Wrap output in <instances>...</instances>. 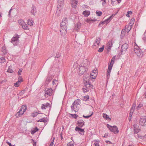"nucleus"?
<instances>
[{
	"mask_svg": "<svg viewBox=\"0 0 146 146\" xmlns=\"http://www.w3.org/2000/svg\"><path fill=\"white\" fill-rule=\"evenodd\" d=\"M96 13L97 16H100L102 14V12L100 11H96Z\"/></svg>",
	"mask_w": 146,
	"mask_h": 146,
	"instance_id": "a19ab883",
	"label": "nucleus"
},
{
	"mask_svg": "<svg viewBox=\"0 0 146 146\" xmlns=\"http://www.w3.org/2000/svg\"><path fill=\"white\" fill-rule=\"evenodd\" d=\"M26 90H22L19 93V94L20 95H21L24 94L25 93V92Z\"/></svg>",
	"mask_w": 146,
	"mask_h": 146,
	"instance_id": "37998d69",
	"label": "nucleus"
},
{
	"mask_svg": "<svg viewBox=\"0 0 146 146\" xmlns=\"http://www.w3.org/2000/svg\"><path fill=\"white\" fill-rule=\"evenodd\" d=\"M64 4V0H58L57 3V11H60L61 9Z\"/></svg>",
	"mask_w": 146,
	"mask_h": 146,
	"instance_id": "0eeeda50",
	"label": "nucleus"
},
{
	"mask_svg": "<svg viewBox=\"0 0 146 146\" xmlns=\"http://www.w3.org/2000/svg\"><path fill=\"white\" fill-rule=\"evenodd\" d=\"M133 126L134 127V133L137 134L140 130V129L139 128L138 125L136 124H134Z\"/></svg>",
	"mask_w": 146,
	"mask_h": 146,
	"instance_id": "2eb2a0df",
	"label": "nucleus"
},
{
	"mask_svg": "<svg viewBox=\"0 0 146 146\" xmlns=\"http://www.w3.org/2000/svg\"><path fill=\"white\" fill-rule=\"evenodd\" d=\"M113 17V15H111L108 18L105 20L104 21L100 22L98 26L102 24V25H104V24L105 22H106L107 24L112 19V17Z\"/></svg>",
	"mask_w": 146,
	"mask_h": 146,
	"instance_id": "f3484780",
	"label": "nucleus"
},
{
	"mask_svg": "<svg viewBox=\"0 0 146 146\" xmlns=\"http://www.w3.org/2000/svg\"><path fill=\"white\" fill-rule=\"evenodd\" d=\"M113 42H112V40H111V41H109L108 44V46H112Z\"/></svg>",
	"mask_w": 146,
	"mask_h": 146,
	"instance_id": "a18cd8bd",
	"label": "nucleus"
},
{
	"mask_svg": "<svg viewBox=\"0 0 146 146\" xmlns=\"http://www.w3.org/2000/svg\"><path fill=\"white\" fill-rule=\"evenodd\" d=\"M28 24L29 25H33L32 21L30 20H29L28 22Z\"/></svg>",
	"mask_w": 146,
	"mask_h": 146,
	"instance_id": "79ce46f5",
	"label": "nucleus"
},
{
	"mask_svg": "<svg viewBox=\"0 0 146 146\" xmlns=\"http://www.w3.org/2000/svg\"><path fill=\"white\" fill-rule=\"evenodd\" d=\"M101 40V38L99 37H98L96 38L95 41H94V45L97 47L99 46Z\"/></svg>",
	"mask_w": 146,
	"mask_h": 146,
	"instance_id": "4468645a",
	"label": "nucleus"
},
{
	"mask_svg": "<svg viewBox=\"0 0 146 146\" xmlns=\"http://www.w3.org/2000/svg\"><path fill=\"white\" fill-rule=\"evenodd\" d=\"M21 84V82H19V81H18L14 83V85L16 87H19L20 84Z\"/></svg>",
	"mask_w": 146,
	"mask_h": 146,
	"instance_id": "f704fd0d",
	"label": "nucleus"
},
{
	"mask_svg": "<svg viewBox=\"0 0 146 146\" xmlns=\"http://www.w3.org/2000/svg\"><path fill=\"white\" fill-rule=\"evenodd\" d=\"M78 2V1L77 0H72L71 2L72 7L74 8H76Z\"/></svg>",
	"mask_w": 146,
	"mask_h": 146,
	"instance_id": "4be33fe9",
	"label": "nucleus"
},
{
	"mask_svg": "<svg viewBox=\"0 0 146 146\" xmlns=\"http://www.w3.org/2000/svg\"><path fill=\"white\" fill-rule=\"evenodd\" d=\"M99 142L97 141H96L95 142L94 145H95V146H99Z\"/></svg>",
	"mask_w": 146,
	"mask_h": 146,
	"instance_id": "603ef678",
	"label": "nucleus"
},
{
	"mask_svg": "<svg viewBox=\"0 0 146 146\" xmlns=\"http://www.w3.org/2000/svg\"><path fill=\"white\" fill-rule=\"evenodd\" d=\"M54 139H55L54 137H53V138L51 142L50 143V145L49 146H55V145H54V143H53Z\"/></svg>",
	"mask_w": 146,
	"mask_h": 146,
	"instance_id": "4c0bfd02",
	"label": "nucleus"
},
{
	"mask_svg": "<svg viewBox=\"0 0 146 146\" xmlns=\"http://www.w3.org/2000/svg\"><path fill=\"white\" fill-rule=\"evenodd\" d=\"M106 4V2L105 0H104V1L102 2V5H104Z\"/></svg>",
	"mask_w": 146,
	"mask_h": 146,
	"instance_id": "052dcab7",
	"label": "nucleus"
},
{
	"mask_svg": "<svg viewBox=\"0 0 146 146\" xmlns=\"http://www.w3.org/2000/svg\"><path fill=\"white\" fill-rule=\"evenodd\" d=\"M77 124L80 127H82L84 125V122L82 119H80L77 121Z\"/></svg>",
	"mask_w": 146,
	"mask_h": 146,
	"instance_id": "6ab92c4d",
	"label": "nucleus"
},
{
	"mask_svg": "<svg viewBox=\"0 0 146 146\" xmlns=\"http://www.w3.org/2000/svg\"><path fill=\"white\" fill-rule=\"evenodd\" d=\"M50 81H51V79L50 78H48L46 79V82L48 81V82H50Z\"/></svg>",
	"mask_w": 146,
	"mask_h": 146,
	"instance_id": "6e6d98bb",
	"label": "nucleus"
},
{
	"mask_svg": "<svg viewBox=\"0 0 146 146\" xmlns=\"http://www.w3.org/2000/svg\"><path fill=\"white\" fill-rule=\"evenodd\" d=\"M20 35L16 34L14 35L11 40V42L14 45L16 46L19 44V38L20 37Z\"/></svg>",
	"mask_w": 146,
	"mask_h": 146,
	"instance_id": "20e7f679",
	"label": "nucleus"
},
{
	"mask_svg": "<svg viewBox=\"0 0 146 146\" xmlns=\"http://www.w3.org/2000/svg\"><path fill=\"white\" fill-rule=\"evenodd\" d=\"M47 120H48L47 118L44 117L42 118H41L40 119L37 120V122H44L45 123L47 122Z\"/></svg>",
	"mask_w": 146,
	"mask_h": 146,
	"instance_id": "b1692460",
	"label": "nucleus"
},
{
	"mask_svg": "<svg viewBox=\"0 0 146 146\" xmlns=\"http://www.w3.org/2000/svg\"><path fill=\"white\" fill-rule=\"evenodd\" d=\"M93 113H92L91 114L89 115L85 116L84 115H83V117L85 118H88L92 116L93 114Z\"/></svg>",
	"mask_w": 146,
	"mask_h": 146,
	"instance_id": "de8ad7c7",
	"label": "nucleus"
},
{
	"mask_svg": "<svg viewBox=\"0 0 146 146\" xmlns=\"http://www.w3.org/2000/svg\"><path fill=\"white\" fill-rule=\"evenodd\" d=\"M104 45L102 46L101 48H100L98 50V52H102L104 50Z\"/></svg>",
	"mask_w": 146,
	"mask_h": 146,
	"instance_id": "72a5a7b5",
	"label": "nucleus"
},
{
	"mask_svg": "<svg viewBox=\"0 0 146 146\" xmlns=\"http://www.w3.org/2000/svg\"><path fill=\"white\" fill-rule=\"evenodd\" d=\"M50 105L49 103H48L46 104H42L41 107V108L42 110L46 109L48 108H49V109L50 108Z\"/></svg>",
	"mask_w": 146,
	"mask_h": 146,
	"instance_id": "dca6fc26",
	"label": "nucleus"
},
{
	"mask_svg": "<svg viewBox=\"0 0 146 146\" xmlns=\"http://www.w3.org/2000/svg\"><path fill=\"white\" fill-rule=\"evenodd\" d=\"M12 9L11 8L9 10V14L8 15L9 16L10 15V13H11V11L12 10Z\"/></svg>",
	"mask_w": 146,
	"mask_h": 146,
	"instance_id": "338daca9",
	"label": "nucleus"
},
{
	"mask_svg": "<svg viewBox=\"0 0 146 146\" xmlns=\"http://www.w3.org/2000/svg\"><path fill=\"white\" fill-rule=\"evenodd\" d=\"M75 130L76 131H78L81 135H83L84 134V129H82L78 126H76L75 128Z\"/></svg>",
	"mask_w": 146,
	"mask_h": 146,
	"instance_id": "f8f14e48",
	"label": "nucleus"
},
{
	"mask_svg": "<svg viewBox=\"0 0 146 146\" xmlns=\"http://www.w3.org/2000/svg\"><path fill=\"white\" fill-rule=\"evenodd\" d=\"M134 111V109L133 108H131V109L130 112L129 113V117H130V119H131V117L133 114V113Z\"/></svg>",
	"mask_w": 146,
	"mask_h": 146,
	"instance_id": "7c9ffc66",
	"label": "nucleus"
},
{
	"mask_svg": "<svg viewBox=\"0 0 146 146\" xmlns=\"http://www.w3.org/2000/svg\"><path fill=\"white\" fill-rule=\"evenodd\" d=\"M86 88H87L88 89L90 90L91 88H92L93 86L91 84V83L89 81H86V83L85 85Z\"/></svg>",
	"mask_w": 146,
	"mask_h": 146,
	"instance_id": "412c9836",
	"label": "nucleus"
},
{
	"mask_svg": "<svg viewBox=\"0 0 146 146\" xmlns=\"http://www.w3.org/2000/svg\"><path fill=\"white\" fill-rule=\"evenodd\" d=\"M6 143L9 146H15V145H12L11 144V143H9V142H6Z\"/></svg>",
	"mask_w": 146,
	"mask_h": 146,
	"instance_id": "5fc2aeb1",
	"label": "nucleus"
},
{
	"mask_svg": "<svg viewBox=\"0 0 146 146\" xmlns=\"http://www.w3.org/2000/svg\"><path fill=\"white\" fill-rule=\"evenodd\" d=\"M115 56H114L112 58L110 64V65H111L112 64H113V61H114V60L115 58Z\"/></svg>",
	"mask_w": 146,
	"mask_h": 146,
	"instance_id": "58836bf2",
	"label": "nucleus"
},
{
	"mask_svg": "<svg viewBox=\"0 0 146 146\" xmlns=\"http://www.w3.org/2000/svg\"><path fill=\"white\" fill-rule=\"evenodd\" d=\"M82 14L85 16L88 17L90 15V12L89 11H85L83 12Z\"/></svg>",
	"mask_w": 146,
	"mask_h": 146,
	"instance_id": "bb28decb",
	"label": "nucleus"
},
{
	"mask_svg": "<svg viewBox=\"0 0 146 146\" xmlns=\"http://www.w3.org/2000/svg\"><path fill=\"white\" fill-rule=\"evenodd\" d=\"M52 84L53 85H56V86L57 85V84H58V80L55 79L53 80L52 81Z\"/></svg>",
	"mask_w": 146,
	"mask_h": 146,
	"instance_id": "2f4dec72",
	"label": "nucleus"
},
{
	"mask_svg": "<svg viewBox=\"0 0 146 146\" xmlns=\"http://www.w3.org/2000/svg\"><path fill=\"white\" fill-rule=\"evenodd\" d=\"M128 47V45L126 43H125L122 46L121 50V54H122L123 52L124 53L125 52Z\"/></svg>",
	"mask_w": 146,
	"mask_h": 146,
	"instance_id": "9d476101",
	"label": "nucleus"
},
{
	"mask_svg": "<svg viewBox=\"0 0 146 146\" xmlns=\"http://www.w3.org/2000/svg\"><path fill=\"white\" fill-rule=\"evenodd\" d=\"M22 27H23V28L25 29H28V26L27 25L25 24V23H24L23 25H22Z\"/></svg>",
	"mask_w": 146,
	"mask_h": 146,
	"instance_id": "c9c22d12",
	"label": "nucleus"
},
{
	"mask_svg": "<svg viewBox=\"0 0 146 146\" xmlns=\"http://www.w3.org/2000/svg\"><path fill=\"white\" fill-rule=\"evenodd\" d=\"M38 130V129L37 127H36L35 128H34L33 129L31 130V133L32 134H34Z\"/></svg>",
	"mask_w": 146,
	"mask_h": 146,
	"instance_id": "cd10ccee",
	"label": "nucleus"
},
{
	"mask_svg": "<svg viewBox=\"0 0 146 146\" xmlns=\"http://www.w3.org/2000/svg\"><path fill=\"white\" fill-rule=\"evenodd\" d=\"M5 59L4 58L2 57L0 58V62L2 63L4 62L5 61Z\"/></svg>",
	"mask_w": 146,
	"mask_h": 146,
	"instance_id": "ea45409f",
	"label": "nucleus"
},
{
	"mask_svg": "<svg viewBox=\"0 0 146 146\" xmlns=\"http://www.w3.org/2000/svg\"><path fill=\"white\" fill-rule=\"evenodd\" d=\"M72 116L75 119H76L77 117V115L76 114H71Z\"/></svg>",
	"mask_w": 146,
	"mask_h": 146,
	"instance_id": "864d4df0",
	"label": "nucleus"
},
{
	"mask_svg": "<svg viewBox=\"0 0 146 146\" xmlns=\"http://www.w3.org/2000/svg\"><path fill=\"white\" fill-rule=\"evenodd\" d=\"M134 51L135 53L138 57H141L143 56V52L137 45L134 46Z\"/></svg>",
	"mask_w": 146,
	"mask_h": 146,
	"instance_id": "7ed1b4c3",
	"label": "nucleus"
},
{
	"mask_svg": "<svg viewBox=\"0 0 146 146\" xmlns=\"http://www.w3.org/2000/svg\"><path fill=\"white\" fill-rule=\"evenodd\" d=\"M88 64L87 61H84L79 66L78 74L81 75L87 70Z\"/></svg>",
	"mask_w": 146,
	"mask_h": 146,
	"instance_id": "f257e3e1",
	"label": "nucleus"
},
{
	"mask_svg": "<svg viewBox=\"0 0 146 146\" xmlns=\"http://www.w3.org/2000/svg\"><path fill=\"white\" fill-rule=\"evenodd\" d=\"M80 102V100L79 99H78L76 101H74L73 104H76L77 105H79V104Z\"/></svg>",
	"mask_w": 146,
	"mask_h": 146,
	"instance_id": "c756f323",
	"label": "nucleus"
},
{
	"mask_svg": "<svg viewBox=\"0 0 146 146\" xmlns=\"http://www.w3.org/2000/svg\"><path fill=\"white\" fill-rule=\"evenodd\" d=\"M36 8L34 6H33L32 7V10L31 11V13L32 15H35V13L36 12Z\"/></svg>",
	"mask_w": 146,
	"mask_h": 146,
	"instance_id": "393cba45",
	"label": "nucleus"
},
{
	"mask_svg": "<svg viewBox=\"0 0 146 146\" xmlns=\"http://www.w3.org/2000/svg\"><path fill=\"white\" fill-rule=\"evenodd\" d=\"M27 107L25 105H23L22 106L21 109L19 110L17 114H16L15 116L16 117H18L21 116L23 115L24 113L27 110Z\"/></svg>",
	"mask_w": 146,
	"mask_h": 146,
	"instance_id": "39448f33",
	"label": "nucleus"
},
{
	"mask_svg": "<svg viewBox=\"0 0 146 146\" xmlns=\"http://www.w3.org/2000/svg\"><path fill=\"white\" fill-rule=\"evenodd\" d=\"M8 72H9L12 73L13 72V71L10 67H9L7 70Z\"/></svg>",
	"mask_w": 146,
	"mask_h": 146,
	"instance_id": "49530a36",
	"label": "nucleus"
},
{
	"mask_svg": "<svg viewBox=\"0 0 146 146\" xmlns=\"http://www.w3.org/2000/svg\"><path fill=\"white\" fill-rule=\"evenodd\" d=\"M38 114V113L37 112H34L32 113L31 115L33 117H36Z\"/></svg>",
	"mask_w": 146,
	"mask_h": 146,
	"instance_id": "e433bc0d",
	"label": "nucleus"
},
{
	"mask_svg": "<svg viewBox=\"0 0 146 146\" xmlns=\"http://www.w3.org/2000/svg\"><path fill=\"white\" fill-rule=\"evenodd\" d=\"M52 90L51 88H46L45 90L44 96L46 97L51 96L52 94Z\"/></svg>",
	"mask_w": 146,
	"mask_h": 146,
	"instance_id": "6e6552de",
	"label": "nucleus"
},
{
	"mask_svg": "<svg viewBox=\"0 0 146 146\" xmlns=\"http://www.w3.org/2000/svg\"><path fill=\"white\" fill-rule=\"evenodd\" d=\"M137 137L141 139L142 138V137L139 134L137 135Z\"/></svg>",
	"mask_w": 146,
	"mask_h": 146,
	"instance_id": "13d9d810",
	"label": "nucleus"
},
{
	"mask_svg": "<svg viewBox=\"0 0 146 146\" xmlns=\"http://www.w3.org/2000/svg\"><path fill=\"white\" fill-rule=\"evenodd\" d=\"M106 143H108H108L111 144L112 143L111 142L109 141H106Z\"/></svg>",
	"mask_w": 146,
	"mask_h": 146,
	"instance_id": "bf43d9fd",
	"label": "nucleus"
},
{
	"mask_svg": "<svg viewBox=\"0 0 146 146\" xmlns=\"http://www.w3.org/2000/svg\"><path fill=\"white\" fill-rule=\"evenodd\" d=\"M127 13L128 14H132V12L131 11H129L127 12Z\"/></svg>",
	"mask_w": 146,
	"mask_h": 146,
	"instance_id": "69168bd1",
	"label": "nucleus"
},
{
	"mask_svg": "<svg viewBox=\"0 0 146 146\" xmlns=\"http://www.w3.org/2000/svg\"><path fill=\"white\" fill-rule=\"evenodd\" d=\"M23 70V69L21 68H20L18 71H19L20 72H21Z\"/></svg>",
	"mask_w": 146,
	"mask_h": 146,
	"instance_id": "774afa93",
	"label": "nucleus"
},
{
	"mask_svg": "<svg viewBox=\"0 0 146 146\" xmlns=\"http://www.w3.org/2000/svg\"><path fill=\"white\" fill-rule=\"evenodd\" d=\"M84 98L86 99V100H88L89 99V97L88 96H85Z\"/></svg>",
	"mask_w": 146,
	"mask_h": 146,
	"instance_id": "0e129e2a",
	"label": "nucleus"
},
{
	"mask_svg": "<svg viewBox=\"0 0 146 146\" xmlns=\"http://www.w3.org/2000/svg\"><path fill=\"white\" fill-rule=\"evenodd\" d=\"M23 78L21 76H19L18 79V81H19V82H21L23 81Z\"/></svg>",
	"mask_w": 146,
	"mask_h": 146,
	"instance_id": "09e8293b",
	"label": "nucleus"
},
{
	"mask_svg": "<svg viewBox=\"0 0 146 146\" xmlns=\"http://www.w3.org/2000/svg\"><path fill=\"white\" fill-rule=\"evenodd\" d=\"M79 107L78 105L73 103L72 104L71 106V109L72 111L73 110L75 112L79 110Z\"/></svg>",
	"mask_w": 146,
	"mask_h": 146,
	"instance_id": "ddd939ff",
	"label": "nucleus"
},
{
	"mask_svg": "<svg viewBox=\"0 0 146 146\" xmlns=\"http://www.w3.org/2000/svg\"><path fill=\"white\" fill-rule=\"evenodd\" d=\"M73 144H70V143H68L67 144V146H72L74 145Z\"/></svg>",
	"mask_w": 146,
	"mask_h": 146,
	"instance_id": "e2e57ef3",
	"label": "nucleus"
},
{
	"mask_svg": "<svg viewBox=\"0 0 146 146\" xmlns=\"http://www.w3.org/2000/svg\"><path fill=\"white\" fill-rule=\"evenodd\" d=\"M82 89L83 92L84 93L89 92V89H88L87 88H86L85 86L83 87Z\"/></svg>",
	"mask_w": 146,
	"mask_h": 146,
	"instance_id": "473e14b6",
	"label": "nucleus"
},
{
	"mask_svg": "<svg viewBox=\"0 0 146 146\" xmlns=\"http://www.w3.org/2000/svg\"><path fill=\"white\" fill-rule=\"evenodd\" d=\"M111 47L110 46H108V48L107 50L108 51H109L111 49Z\"/></svg>",
	"mask_w": 146,
	"mask_h": 146,
	"instance_id": "680f3d73",
	"label": "nucleus"
},
{
	"mask_svg": "<svg viewBox=\"0 0 146 146\" xmlns=\"http://www.w3.org/2000/svg\"><path fill=\"white\" fill-rule=\"evenodd\" d=\"M1 51L3 52V54H5L7 53V50H6L5 46H3L1 48Z\"/></svg>",
	"mask_w": 146,
	"mask_h": 146,
	"instance_id": "a878e982",
	"label": "nucleus"
},
{
	"mask_svg": "<svg viewBox=\"0 0 146 146\" xmlns=\"http://www.w3.org/2000/svg\"><path fill=\"white\" fill-rule=\"evenodd\" d=\"M133 22L132 21H131L129 23V24L128 25H130V26H131V27H132V26H133Z\"/></svg>",
	"mask_w": 146,
	"mask_h": 146,
	"instance_id": "3c124183",
	"label": "nucleus"
},
{
	"mask_svg": "<svg viewBox=\"0 0 146 146\" xmlns=\"http://www.w3.org/2000/svg\"><path fill=\"white\" fill-rule=\"evenodd\" d=\"M97 68H96L93 70L92 73H91V76H94V77H92L91 78L95 79L97 75Z\"/></svg>",
	"mask_w": 146,
	"mask_h": 146,
	"instance_id": "a211bd4d",
	"label": "nucleus"
},
{
	"mask_svg": "<svg viewBox=\"0 0 146 146\" xmlns=\"http://www.w3.org/2000/svg\"><path fill=\"white\" fill-rule=\"evenodd\" d=\"M143 39L144 41L146 42V35H144L143 38Z\"/></svg>",
	"mask_w": 146,
	"mask_h": 146,
	"instance_id": "4d7b16f0",
	"label": "nucleus"
},
{
	"mask_svg": "<svg viewBox=\"0 0 146 146\" xmlns=\"http://www.w3.org/2000/svg\"><path fill=\"white\" fill-rule=\"evenodd\" d=\"M143 106V105L141 104H139L137 106L136 108L137 110H139V108H141Z\"/></svg>",
	"mask_w": 146,
	"mask_h": 146,
	"instance_id": "8fccbe9b",
	"label": "nucleus"
},
{
	"mask_svg": "<svg viewBox=\"0 0 146 146\" xmlns=\"http://www.w3.org/2000/svg\"><path fill=\"white\" fill-rule=\"evenodd\" d=\"M113 66V64L111 65H109L108 66V70L107 71V75L108 78H109L110 74L111 71Z\"/></svg>",
	"mask_w": 146,
	"mask_h": 146,
	"instance_id": "aec40b11",
	"label": "nucleus"
},
{
	"mask_svg": "<svg viewBox=\"0 0 146 146\" xmlns=\"http://www.w3.org/2000/svg\"><path fill=\"white\" fill-rule=\"evenodd\" d=\"M139 124L142 126L146 125V116L144 117L141 118L139 121Z\"/></svg>",
	"mask_w": 146,
	"mask_h": 146,
	"instance_id": "9b49d317",
	"label": "nucleus"
},
{
	"mask_svg": "<svg viewBox=\"0 0 146 146\" xmlns=\"http://www.w3.org/2000/svg\"><path fill=\"white\" fill-rule=\"evenodd\" d=\"M107 126L111 132H113L114 134H116L119 132V130L117 126H111L108 124H107Z\"/></svg>",
	"mask_w": 146,
	"mask_h": 146,
	"instance_id": "423d86ee",
	"label": "nucleus"
},
{
	"mask_svg": "<svg viewBox=\"0 0 146 146\" xmlns=\"http://www.w3.org/2000/svg\"><path fill=\"white\" fill-rule=\"evenodd\" d=\"M81 27V24L80 23H78L76 25L74 29L75 30L77 31L80 29Z\"/></svg>",
	"mask_w": 146,
	"mask_h": 146,
	"instance_id": "5701e85b",
	"label": "nucleus"
},
{
	"mask_svg": "<svg viewBox=\"0 0 146 146\" xmlns=\"http://www.w3.org/2000/svg\"><path fill=\"white\" fill-rule=\"evenodd\" d=\"M131 28L132 27L130 25H126L125 27V28L124 29V31H123V29L122 30L121 35V36H124L125 35V31L127 32V33H128L131 29Z\"/></svg>",
	"mask_w": 146,
	"mask_h": 146,
	"instance_id": "1a4fd4ad",
	"label": "nucleus"
},
{
	"mask_svg": "<svg viewBox=\"0 0 146 146\" xmlns=\"http://www.w3.org/2000/svg\"><path fill=\"white\" fill-rule=\"evenodd\" d=\"M67 19L66 18L63 19L60 23L61 29L60 32L62 34H65L66 33V27L68 24Z\"/></svg>",
	"mask_w": 146,
	"mask_h": 146,
	"instance_id": "f03ea898",
	"label": "nucleus"
},
{
	"mask_svg": "<svg viewBox=\"0 0 146 146\" xmlns=\"http://www.w3.org/2000/svg\"><path fill=\"white\" fill-rule=\"evenodd\" d=\"M103 117L106 120H108V119H109L110 120L111 119L109 118V116L107 115L106 113H103Z\"/></svg>",
	"mask_w": 146,
	"mask_h": 146,
	"instance_id": "c85d7f7f",
	"label": "nucleus"
},
{
	"mask_svg": "<svg viewBox=\"0 0 146 146\" xmlns=\"http://www.w3.org/2000/svg\"><path fill=\"white\" fill-rule=\"evenodd\" d=\"M18 23L22 25L24 23L23 21V20H19L18 21Z\"/></svg>",
	"mask_w": 146,
	"mask_h": 146,
	"instance_id": "c03bdc74",
	"label": "nucleus"
}]
</instances>
